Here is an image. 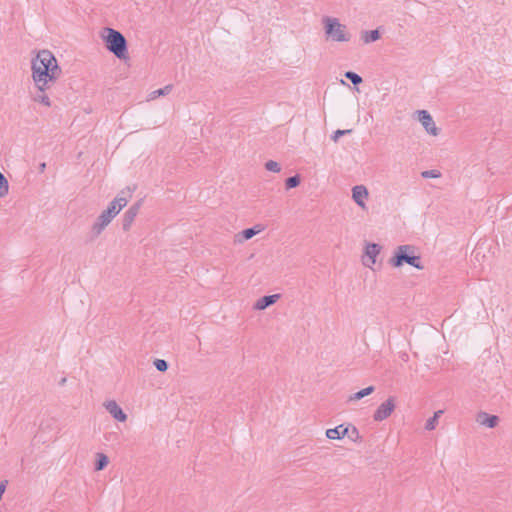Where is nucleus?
Wrapping results in <instances>:
<instances>
[{
    "label": "nucleus",
    "mask_w": 512,
    "mask_h": 512,
    "mask_svg": "<svg viewBox=\"0 0 512 512\" xmlns=\"http://www.w3.org/2000/svg\"><path fill=\"white\" fill-rule=\"evenodd\" d=\"M265 169L271 172L278 173L281 171V166L278 162L269 160L265 163Z\"/></svg>",
    "instance_id": "nucleus-27"
},
{
    "label": "nucleus",
    "mask_w": 512,
    "mask_h": 512,
    "mask_svg": "<svg viewBox=\"0 0 512 512\" xmlns=\"http://www.w3.org/2000/svg\"><path fill=\"white\" fill-rule=\"evenodd\" d=\"M109 225V223L99 217H97L96 221L92 225L91 232L89 234V240L93 241L99 237V235L103 232V230Z\"/></svg>",
    "instance_id": "nucleus-14"
},
{
    "label": "nucleus",
    "mask_w": 512,
    "mask_h": 512,
    "mask_svg": "<svg viewBox=\"0 0 512 512\" xmlns=\"http://www.w3.org/2000/svg\"><path fill=\"white\" fill-rule=\"evenodd\" d=\"M374 391H375L374 386H368V387L350 395L348 398V401L351 402V401L360 400V399L372 394Z\"/></svg>",
    "instance_id": "nucleus-20"
},
{
    "label": "nucleus",
    "mask_w": 512,
    "mask_h": 512,
    "mask_svg": "<svg viewBox=\"0 0 512 512\" xmlns=\"http://www.w3.org/2000/svg\"><path fill=\"white\" fill-rule=\"evenodd\" d=\"M172 89H173V85L168 84L162 88H159L157 90L150 92L147 99L150 101V100H154L160 96L168 95L172 91Z\"/></svg>",
    "instance_id": "nucleus-19"
},
{
    "label": "nucleus",
    "mask_w": 512,
    "mask_h": 512,
    "mask_svg": "<svg viewBox=\"0 0 512 512\" xmlns=\"http://www.w3.org/2000/svg\"><path fill=\"white\" fill-rule=\"evenodd\" d=\"M351 132H352V130H351V129H346V130H340V129H338V130H336V131L334 132V134L332 135V137H331V138H332V140H333L334 142H337L341 136H344V135L350 134Z\"/></svg>",
    "instance_id": "nucleus-29"
},
{
    "label": "nucleus",
    "mask_w": 512,
    "mask_h": 512,
    "mask_svg": "<svg viewBox=\"0 0 512 512\" xmlns=\"http://www.w3.org/2000/svg\"><path fill=\"white\" fill-rule=\"evenodd\" d=\"M344 76H345L348 80H350L354 85H359V84H361V83H362V81H363L362 77H361L359 74H357V73H355V72H353V71H347V72L344 74Z\"/></svg>",
    "instance_id": "nucleus-26"
},
{
    "label": "nucleus",
    "mask_w": 512,
    "mask_h": 512,
    "mask_svg": "<svg viewBox=\"0 0 512 512\" xmlns=\"http://www.w3.org/2000/svg\"><path fill=\"white\" fill-rule=\"evenodd\" d=\"M476 421L488 428H494L499 423V417L496 415H490L486 412H479L476 417Z\"/></svg>",
    "instance_id": "nucleus-11"
},
{
    "label": "nucleus",
    "mask_w": 512,
    "mask_h": 512,
    "mask_svg": "<svg viewBox=\"0 0 512 512\" xmlns=\"http://www.w3.org/2000/svg\"><path fill=\"white\" fill-rule=\"evenodd\" d=\"M438 423V420L436 419V417H430L427 421H426V424H425V429L428 430V431H431V430H434L436 425Z\"/></svg>",
    "instance_id": "nucleus-31"
},
{
    "label": "nucleus",
    "mask_w": 512,
    "mask_h": 512,
    "mask_svg": "<svg viewBox=\"0 0 512 512\" xmlns=\"http://www.w3.org/2000/svg\"><path fill=\"white\" fill-rule=\"evenodd\" d=\"M258 227L259 226H254L251 228L244 229L241 232V236H242L243 240H249L252 237H254L255 235H257L262 230L261 228H258Z\"/></svg>",
    "instance_id": "nucleus-23"
},
{
    "label": "nucleus",
    "mask_w": 512,
    "mask_h": 512,
    "mask_svg": "<svg viewBox=\"0 0 512 512\" xmlns=\"http://www.w3.org/2000/svg\"><path fill=\"white\" fill-rule=\"evenodd\" d=\"M381 248L382 247L377 243H368L366 245L363 257V264L366 267L372 268V266L376 263V257L379 255Z\"/></svg>",
    "instance_id": "nucleus-8"
},
{
    "label": "nucleus",
    "mask_w": 512,
    "mask_h": 512,
    "mask_svg": "<svg viewBox=\"0 0 512 512\" xmlns=\"http://www.w3.org/2000/svg\"><path fill=\"white\" fill-rule=\"evenodd\" d=\"M389 263L393 267H401L403 264L411 265L419 270L423 269L420 255L416 254V247L413 245L398 246Z\"/></svg>",
    "instance_id": "nucleus-3"
},
{
    "label": "nucleus",
    "mask_w": 512,
    "mask_h": 512,
    "mask_svg": "<svg viewBox=\"0 0 512 512\" xmlns=\"http://www.w3.org/2000/svg\"><path fill=\"white\" fill-rule=\"evenodd\" d=\"M7 480H4L0 483V500L2 499V496L6 490Z\"/></svg>",
    "instance_id": "nucleus-32"
},
{
    "label": "nucleus",
    "mask_w": 512,
    "mask_h": 512,
    "mask_svg": "<svg viewBox=\"0 0 512 512\" xmlns=\"http://www.w3.org/2000/svg\"><path fill=\"white\" fill-rule=\"evenodd\" d=\"M154 366L160 372L167 371V369L169 367L168 362L166 360H164V359H156L154 361Z\"/></svg>",
    "instance_id": "nucleus-28"
},
{
    "label": "nucleus",
    "mask_w": 512,
    "mask_h": 512,
    "mask_svg": "<svg viewBox=\"0 0 512 512\" xmlns=\"http://www.w3.org/2000/svg\"><path fill=\"white\" fill-rule=\"evenodd\" d=\"M440 172L438 170H426L421 173L423 178H438L440 177Z\"/></svg>",
    "instance_id": "nucleus-30"
},
{
    "label": "nucleus",
    "mask_w": 512,
    "mask_h": 512,
    "mask_svg": "<svg viewBox=\"0 0 512 512\" xmlns=\"http://www.w3.org/2000/svg\"><path fill=\"white\" fill-rule=\"evenodd\" d=\"M381 34L378 29L370 30V31H362L361 32V40L368 44L379 40Z\"/></svg>",
    "instance_id": "nucleus-18"
},
{
    "label": "nucleus",
    "mask_w": 512,
    "mask_h": 512,
    "mask_svg": "<svg viewBox=\"0 0 512 512\" xmlns=\"http://www.w3.org/2000/svg\"><path fill=\"white\" fill-rule=\"evenodd\" d=\"M65 381H66V379H65V378H63V379L61 380V384H63Z\"/></svg>",
    "instance_id": "nucleus-35"
},
{
    "label": "nucleus",
    "mask_w": 512,
    "mask_h": 512,
    "mask_svg": "<svg viewBox=\"0 0 512 512\" xmlns=\"http://www.w3.org/2000/svg\"><path fill=\"white\" fill-rule=\"evenodd\" d=\"M131 197V191L128 188L127 190H122L110 204H114L116 209L120 212L128 203L129 198Z\"/></svg>",
    "instance_id": "nucleus-13"
},
{
    "label": "nucleus",
    "mask_w": 512,
    "mask_h": 512,
    "mask_svg": "<svg viewBox=\"0 0 512 512\" xmlns=\"http://www.w3.org/2000/svg\"><path fill=\"white\" fill-rule=\"evenodd\" d=\"M346 433H348L346 426L341 424L335 428L328 429L326 431V437L331 440L342 439L346 436Z\"/></svg>",
    "instance_id": "nucleus-16"
},
{
    "label": "nucleus",
    "mask_w": 512,
    "mask_h": 512,
    "mask_svg": "<svg viewBox=\"0 0 512 512\" xmlns=\"http://www.w3.org/2000/svg\"><path fill=\"white\" fill-rule=\"evenodd\" d=\"M325 34L328 38L336 42H348L351 38L347 32V27L341 24L339 19L325 16L322 19Z\"/></svg>",
    "instance_id": "nucleus-4"
},
{
    "label": "nucleus",
    "mask_w": 512,
    "mask_h": 512,
    "mask_svg": "<svg viewBox=\"0 0 512 512\" xmlns=\"http://www.w3.org/2000/svg\"><path fill=\"white\" fill-rule=\"evenodd\" d=\"M301 178L299 175L290 176L285 180L286 189H293L299 186Z\"/></svg>",
    "instance_id": "nucleus-24"
},
{
    "label": "nucleus",
    "mask_w": 512,
    "mask_h": 512,
    "mask_svg": "<svg viewBox=\"0 0 512 512\" xmlns=\"http://www.w3.org/2000/svg\"><path fill=\"white\" fill-rule=\"evenodd\" d=\"M141 204L142 200L137 201L132 206H130L124 213L122 218V229L124 231H128L130 229L132 223L134 222L136 216L139 213Z\"/></svg>",
    "instance_id": "nucleus-7"
},
{
    "label": "nucleus",
    "mask_w": 512,
    "mask_h": 512,
    "mask_svg": "<svg viewBox=\"0 0 512 512\" xmlns=\"http://www.w3.org/2000/svg\"><path fill=\"white\" fill-rule=\"evenodd\" d=\"M51 85L49 86H41V85H36L38 91L37 93H35V95L33 96V100L35 102H38V103H41L47 107H50L51 106V102H50V99L48 97V95L45 93V90L50 88Z\"/></svg>",
    "instance_id": "nucleus-15"
},
{
    "label": "nucleus",
    "mask_w": 512,
    "mask_h": 512,
    "mask_svg": "<svg viewBox=\"0 0 512 512\" xmlns=\"http://www.w3.org/2000/svg\"><path fill=\"white\" fill-rule=\"evenodd\" d=\"M45 169H46V163L45 162L40 163L39 164V171L41 173H43L45 171Z\"/></svg>",
    "instance_id": "nucleus-33"
},
{
    "label": "nucleus",
    "mask_w": 512,
    "mask_h": 512,
    "mask_svg": "<svg viewBox=\"0 0 512 512\" xmlns=\"http://www.w3.org/2000/svg\"><path fill=\"white\" fill-rule=\"evenodd\" d=\"M280 298L279 294H273V295H265L261 298H259L255 304L254 309L255 310H264L268 308L269 306L273 305L277 302V300Z\"/></svg>",
    "instance_id": "nucleus-12"
},
{
    "label": "nucleus",
    "mask_w": 512,
    "mask_h": 512,
    "mask_svg": "<svg viewBox=\"0 0 512 512\" xmlns=\"http://www.w3.org/2000/svg\"><path fill=\"white\" fill-rule=\"evenodd\" d=\"M368 195V190L363 185H356L352 189V198L361 208H365L364 199H366Z\"/></svg>",
    "instance_id": "nucleus-10"
},
{
    "label": "nucleus",
    "mask_w": 512,
    "mask_h": 512,
    "mask_svg": "<svg viewBox=\"0 0 512 512\" xmlns=\"http://www.w3.org/2000/svg\"><path fill=\"white\" fill-rule=\"evenodd\" d=\"M395 407H396L395 398L393 396H390L386 401H384L382 404H380L379 407L375 410L373 419L377 422H381V421L387 419L392 414Z\"/></svg>",
    "instance_id": "nucleus-5"
},
{
    "label": "nucleus",
    "mask_w": 512,
    "mask_h": 512,
    "mask_svg": "<svg viewBox=\"0 0 512 512\" xmlns=\"http://www.w3.org/2000/svg\"><path fill=\"white\" fill-rule=\"evenodd\" d=\"M348 433H346V436L353 441V442H360L362 440V437L360 436V433L358 429L353 425H347L346 426Z\"/></svg>",
    "instance_id": "nucleus-21"
},
{
    "label": "nucleus",
    "mask_w": 512,
    "mask_h": 512,
    "mask_svg": "<svg viewBox=\"0 0 512 512\" xmlns=\"http://www.w3.org/2000/svg\"><path fill=\"white\" fill-rule=\"evenodd\" d=\"M9 192V183L6 177L0 172V198L6 196Z\"/></svg>",
    "instance_id": "nucleus-25"
},
{
    "label": "nucleus",
    "mask_w": 512,
    "mask_h": 512,
    "mask_svg": "<svg viewBox=\"0 0 512 512\" xmlns=\"http://www.w3.org/2000/svg\"><path fill=\"white\" fill-rule=\"evenodd\" d=\"M119 211L116 209L114 204H108V207L102 211V213L98 216L99 218L107 221L109 224L111 221L118 215Z\"/></svg>",
    "instance_id": "nucleus-17"
},
{
    "label": "nucleus",
    "mask_w": 512,
    "mask_h": 512,
    "mask_svg": "<svg viewBox=\"0 0 512 512\" xmlns=\"http://www.w3.org/2000/svg\"><path fill=\"white\" fill-rule=\"evenodd\" d=\"M442 413H443V411H442V410H438V411H436V412L434 413L433 417H436V419L438 420Z\"/></svg>",
    "instance_id": "nucleus-34"
},
{
    "label": "nucleus",
    "mask_w": 512,
    "mask_h": 512,
    "mask_svg": "<svg viewBox=\"0 0 512 512\" xmlns=\"http://www.w3.org/2000/svg\"><path fill=\"white\" fill-rule=\"evenodd\" d=\"M101 37L109 52L113 53L120 60L127 58V40L121 32L110 27H105L102 31Z\"/></svg>",
    "instance_id": "nucleus-2"
},
{
    "label": "nucleus",
    "mask_w": 512,
    "mask_h": 512,
    "mask_svg": "<svg viewBox=\"0 0 512 512\" xmlns=\"http://www.w3.org/2000/svg\"><path fill=\"white\" fill-rule=\"evenodd\" d=\"M32 78L35 85L49 86L61 76L62 69L57 59L49 50H41L32 60Z\"/></svg>",
    "instance_id": "nucleus-1"
},
{
    "label": "nucleus",
    "mask_w": 512,
    "mask_h": 512,
    "mask_svg": "<svg viewBox=\"0 0 512 512\" xmlns=\"http://www.w3.org/2000/svg\"><path fill=\"white\" fill-rule=\"evenodd\" d=\"M104 407L111 414V416L119 422H124L127 419V415L124 413L122 408L114 400H109L104 403Z\"/></svg>",
    "instance_id": "nucleus-9"
},
{
    "label": "nucleus",
    "mask_w": 512,
    "mask_h": 512,
    "mask_svg": "<svg viewBox=\"0 0 512 512\" xmlns=\"http://www.w3.org/2000/svg\"><path fill=\"white\" fill-rule=\"evenodd\" d=\"M109 463L108 457L103 453H97V459L95 462V470L101 471L103 470Z\"/></svg>",
    "instance_id": "nucleus-22"
},
{
    "label": "nucleus",
    "mask_w": 512,
    "mask_h": 512,
    "mask_svg": "<svg viewBox=\"0 0 512 512\" xmlns=\"http://www.w3.org/2000/svg\"><path fill=\"white\" fill-rule=\"evenodd\" d=\"M416 114L418 115V120L423 125L424 129L431 135L436 136L438 135V128L435 125V122L432 118V116L429 114L426 110H418L416 111Z\"/></svg>",
    "instance_id": "nucleus-6"
}]
</instances>
